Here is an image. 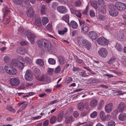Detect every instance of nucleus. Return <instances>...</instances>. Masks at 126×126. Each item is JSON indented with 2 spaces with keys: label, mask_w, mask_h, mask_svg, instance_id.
<instances>
[{
  "label": "nucleus",
  "mask_w": 126,
  "mask_h": 126,
  "mask_svg": "<svg viewBox=\"0 0 126 126\" xmlns=\"http://www.w3.org/2000/svg\"><path fill=\"white\" fill-rule=\"evenodd\" d=\"M125 104L124 102H121L118 106L117 109L114 110V112L117 114L118 113L123 112L125 109Z\"/></svg>",
  "instance_id": "6"
},
{
  "label": "nucleus",
  "mask_w": 126,
  "mask_h": 126,
  "mask_svg": "<svg viewBox=\"0 0 126 126\" xmlns=\"http://www.w3.org/2000/svg\"><path fill=\"white\" fill-rule=\"evenodd\" d=\"M119 35H118L117 37L118 38H119L120 39H122L123 37V35L122 33L120 34V33H118Z\"/></svg>",
  "instance_id": "59"
},
{
  "label": "nucleus",
  "mask_w": 126,
  "mask_h": 126,
  "mask_svg": "<svg viewBox=\"0 0 126 126\" xmlns=\"http://www.w3.org/2000/svg\"><path fill=\"white\" fill-rule=\"evenodd\" d=\"M100 117L102 120H106L105 113L103 111H101L100 113Z\"/></svg>",
  "instance_id": "32"
},
{
  "label": "nucleus",
  "mask_w": 126,
  "mask_h": 126,
  "mask_svg": "<svg viewBox=\"0 0 126 126\" xmlns=\"http://www.w3.org/2000/svg\"><path fill=\"white\" fill-rule=\"evenodd\" d=\"M94 1L93 2H91V4L92 7H94V8L96 9L97 8V4H96V2L95 0H94Z\"/></svg>",
  "instance_id": "45"
},
{
  "label": "nucleus",
  "mask_w": 126,
  "mask_h": 126,
  "mask_svg": "<svg viewBox=\"0 0 126 126\" xmlns=\"http://www.w3.org/2000/svg\"><path fill=\"white\" fill-rule=\"evenodd\" d=\"M63 111H61L60 112L58 115L57 116V120L58 122H60L62 121L63 116Z\"/></svg>",
  "instance_id": "16"
},
{
  "label": "nucleus",
  "mask_w": 126,
  "mask_h": 126,
  "mask_svg": "<svg viewBox=\"0 0 126 126\" xmlns=\"http://www.w3.org/2000/svg\"><path fill=\"white\" fill-rule=\"evenodd\" d=\"M59 101V100L58 99H56L51 101L50 103L51 104H53L56 103L58 102Z\"/></svg>",
  "instance_id": "58"
},
{
  "label": "nucleus",
  "mask_w": 126,
  "mask_h": 126,
  "mask_svg": "<svg viewBox=\"0 0 126 126\" xmlns=\"http://www.w3.org/2000/svg\"><path fill=\"white\" fill-rule=\"evenodd\" d=\"M118 118L120 120L125 121L126 119V114L124 113H121L118 116Z\"/></svg>",
  "instance_id": "23"
},
{
  "label": "nucleus",
  "mask_w": 126,
  "mask_h": 126,
  "mask_svg": "<svg viewBox=\"0 0 126 126\" xmlns=\"http://www.w3.org/2000/svg\"><path fill=\"white\" fill-rule=\"evenodd\" d=\"M88 114V113L87 111H84L82 112L80 114V116L82 117H84L87 116Z\"/></svg>",
  "instance_id": "56"
},
{
  "label": "nucleus",
  "mask_w": 126,
  "mask_h": 126,
  "mask_svg": "<svg viewBox=\"0 0 126 126\" xmlns=\"http://www.w3.org/2000/svg\"><path fill=\"white\" fill-rule=\"evenodd\" d=\"M74 6L76 7L80 6L82 5L81 0H78L74 2Z\"/></svg>",
  "instance_id": "34"
},
{
  "label": "nucleus",
  "mask_w": 126,
  "mask_h": 126,
  "mask_svg": "<svg viewBox=\"0 0 126 126\" xmlns=\"http://www.w3.org/2000/svg\"><path fill=\"white\" fill-rule=\"evenodd\" d=\"M47 28L52 32V25L51 24H48L47 26Z\"/></svg>",
  "instance_id": "54"
},
{
  "label": "nucleus",
  "mask_w": 126,
  "mask_h": 126,
  "mask_svg": "<svg viewBox=\"0 0 126 126\" xmlns=\"http://www.w3.org/2000/svg\"><path fill=\"white\" fill-rule=\"evenodd\" d=\"M115 47L119 51H121L122 50V45L118 43H117Z\"/></svg>",
  "instance_id": "33"
},
{
  "label": "nucleus",
  "mask_w": 126,
  "mask_h": 126,
  "mask_svg": "<svg viewBox=\"0 0 126 126\" xmlns=\"http://www.w3.org/2000/svg\"><path fill=\"white\" fill-rule=\"evenodd\" d=\"M62 19L65 21L69 25V16L68 15L66 14L65 15H64L62 17Z\"/></svg>",
  "instance_id": "28"
},
{
  "label": "nucleus",
  "mask_w": 126,
  "mask_h": 126,
  "mask_svg": "<svg viewBox=\"0 0 126 126\" xmlns=\"http://www.w3.org/2000/svg\"><path fill=\"white\" fill-rule=\"evenodd\" d=\"M25 60L26 62L29 63H30L31 62V59L28 57H26L25 58Z\"/></svg>",
  "instance_id": "62"
},
{
  "label": "nucleus",
  "mask_w": 126,
  "mask_h": 126,
  "mask_svg": "<svg viewBox=\"0 0 126 126\" xmlns=\"http://www.w3.org/2000/svg\"><path fill=\"white\" fill-rule=\"evenodd\" d=\"M7 109L9 111H11L15 113L16 112V110L13 108V107L11 106L8 107Z\"/></svg>",
  "instance_id": "48"
},
{
  "label": "nucleus",
  "mask_w": 126,
  "mask_h": 126,
  "mask_svg": "<svg viewBox=\"0 0 126 126\" xmlns=\"http://www.w3.org/2000/svg\"><path fill=\"white\" fill-rule=\"evenodd\" d=\"M97 115V112L96 111H94L90 115L91 118H95Z\"/></svg>",
  "instance_id": "43"
},
{
  "label": "nucleus",
  "mask_w": 126,
  "mask_h": 126,
  "mask_svg": "<svg viewBox=\"0 0 126 126\" xmlns=\"http://www.w3.org/2000/svg\"><path fill=\"white\" fill-rule=\"evenodd\" d=\"M109 12L111 16H117L118 14V12L117 10L115 9H113L109 10Z\"/></svg>",
  "instance_id": "19"
},
{
  "label": "nucleus",
  "mask_w": 126,
  "mask_h": 126,
  "mask_svg": "<svg viewBox=\"0 0 126 126\" xmlns=\"http://www.w3.org/2000/svg\"><path fill=\"white\" fill-rule=\"evenodd\" d=\"M19 59H20V60L19 62V63L17 66H18L19 69H22L24 66V62L23 59L22 57H19Z\"/></svg>",
  "instance_id": "20"
},
{
  "label": "nucleus",
  "mask_w": 126,
  "mask_h": 126,
  "mask_svg": "<svg viewBox=\"0 0 126 126\" xmlns=\"http://www.w3.org/2000/svg\"><path fill=\"white\" fill-rule=\"evenodd\" d=\"M72 79L71 77H69L66 79V81L67 82L69 83L72 80Z\"/></svg>",
  "instance_id": "60"
},
{
  "label": "nucleus",
  "mask_w": 126,
  "mask_h": 126,
  "mask_svg": "<svg viewBox=\"0 0 126 126\" xmlns=\"http://www.w3.org/2000/svg\"><path fill=\"white\" fill-rule=\"evenodd\" d=\"M19 57L18 59H15L12 60L11 62V64L12 65L14 66H17L19 63L20 59H19Z\"/></svg>",
  "instance_id": "24"
},
{
  "label": "nucleus",
  "mask_w": 126,
  "mask_h": 126,
  "mask_svg": "<svg viewBox=\"0 0 126 126\" xmlns=\"http://www.w3.org/2000/svg\"><path fill=\"white\" fill-rule=\"evenodd\" d=\"M48 20L47 18L46 17H43L42 19V22L44 26H45L46 24L48 22Z\"/></svg>",
  "instance_id": "36"
},
{
  "label": "nucleus",
  "mask_w": 126,
  "mask_h": 126,
  "mask_svg": "<svg viewBox=\"0 0 126 126\" xmlns=\"http://www.w3.org/2000/svg\"><path fill=\"white\" fill-rule=\"evenodd\" d=\"M75 14L79 18L81 17V14L79 10H76L75 13Z\"/></svg>",
  "instance_id": "50"
},
{
  "label": "nucleus",
  "mask_w": 126,
  "mask_h": 126,
  "mask_svg": "<svg viewBox=\"0 0 126 126\" xmlns=\"http://www.w3.org/2000/svg\"><path fill=\"white\" fill-rule=\"evenodd\" d=\"M48 120H46L44 122L43 125V126H48Z\"/></svg>",
  "instance_id": "64"
},
{
  "label": "nucleus",
  "mask_w": 126,
  "mask_h": 126,
  "mask_svg": "<svg viewBox=\"0 0 126 126\" xmlns=\"http://www.w3.org/2000/svg\"><path fill=\"white\" fill-rule=\"evenodd\" d=\"M79 76L82 77H86L88 76L84 70H82V71L79 72Z\"/></svg>",
  "instance_id": "37"
},
{
  "label": "nucleus",
  "mask_w": 126,
  "mask_h": 126,
  "mask_svg": "<svg viewBox=\"0 0 126 126\" xmlns=\"http://www.w3.org/2000/svg\"><path fill=\"white\" fill-rule=\"evenodd\" d=\"M53 71V69L52 68H49L48 70V74L50 75H51Z\"/></svg>",
  "instance_id": "57"
},
{
  "label": "nucleus",
  "mask_w": 126,
  "mask_h": 126,
  "mask_svg": "<svg viewBox=\"0 0 126 126\" xmlns=\"http://www.w3.org/2000/svg\"><path fill=\"white\" fill-rule=\"evenodd\" d=\"M73 116L75 118L78 117L79 115V113L77 111H75L73 113Z\"/></svg>",
  "instance_id": "52"
},
{
  "label": "nucleus",
  "mask_w": 126,
  "mask_h": 126,
  "mask_svg": "<svg viewBox=\"0 0 126 126\" xmlns=\"http://www.w3.org/2000/svg\"><path fill=\"white\" fill-rule=\"evenodd\" d=\"M25 78L27 80L31 81L33 78V75L31 71L29 70H27L26 71L25 75Z\"/></svg>",
  "instance_id": "7"
},
{
  "label": "nucleus",
  "mask_w": 126,
  "mask_h": 126,
  "mask_svg": "<svg viewBox=\"0 0 126 126\" xmlns=\"http://www.w3.org/2000/svg\"><path fill=\"white\" fill-rule=\"evenodd\" d=\"M4 68L5 71L11 75H15L17 72L16 69L15 68H11L10 67V65L9 64H6Z\"/></svg>",
  "instance_id": "5"
},
{
  "label": "nucleus",
  "mask_w": 126,
  "mask_h": 126,
  "mask_svg": "<svg viewBox=\"0 0 126 126\" xmlns=\"http://www.w3.org/2000/svg\"><path fill=\"white\" fill-rule=\"evenodd\" d=\"M70 25L73 29H76L78 27V25L75 21H71L70 23Z\"/></svg>",
  "instance_id": "31"
},
{
  "label": "nucleus",
  "mask_w": 126,
  "mask_h": 126,
  "mask_svg": "<svg viewBox=\"0 0 126 126\" xmlns=\"http://www.w3.org/2000/svg\"><path fill=\"white\" fill-rule=\"evenodd\" d=\"M59 60L60 63L62 65H63L64 63V60L62 57H60L59 58Z\"/></svg>",
  "instance_id": "47"
},
{
  "label": "nucleus",
  "mask_w": 126,
  "mask_h": 126,
  "mask_svg": "<svg viewBox=\"0 0 126 126\" xmlns=\"http://www.w3.org/2000/svg\"><path fill=\"white\" fill-rule=\"evenodd\" d=\"M108 8L109 10L113 9H115L114 5L112 4H110L108 5Z\"/></svg>",
  "instance_id": "53"
},
{
  "label": "nucleus",
  "mask_w": 126,
  "mask_h": 126,
  "mask_svg": "<svg viewBox=\"0 0 126 126\" xmlns=\"http://www.w3.org/2000/svg\"><path fill=\"white\" fill-rule=\"evenodd\" d=\"M41 71L39 68H36L34 69V74L36 77H39L41 74Z\"/></svg>",
  "instance_id": "27"
},
{
  "label": "nucleus",
  "mask_w": 126,
  "mask_h": 126,
  "mask_svg": "<svg viewBox=\"0 0 126 126\" xmlns=\"http://www.w3.org/2000/svg\"><path fill=\"white\" fill-rule=\"evenodd\" d=\"M64 118L65 119V122L67 124H68L74 121V118L72 116L68 117L65 116L64 117Z\"/></svg>",
  "instance_id": "15"
},
{
  "label": "nucleus",
  "mask_w": 126,
  "mask_h": 126,
  "mask_svg": "<svg viewBox=\"0 0 126 126\" xmlns=\"http://www.w3.org/2000/svg\"><path fill=\"white\" fill-rule=\"evenodd\" d=\"M116 6L118 10L121 11L124 10L126 9V5L125 4L117 2L116 3Z\"/></svg>",
  "instance_id": "10"
},
{
  "label": "nucleus",
  "mask_w": 126,
  "mask_h": 126,
  "mask_svg": "<svg viewBox=\"0 0 126 126\" xmlns=\"http://www.w3.org/2000/svg\"><path fill=\"white\" fill-rule=\"evenodd\" d=\"M50 80V79L49 77H47L46 76H42L40 78V80L41 81H44L45 82H48Z\"/></svg>",
  "instance_id": "26"
},
{
  "label": "nucleus",
  "mask_w": 126,
  "mask_h": 126,
  "mask_svg": "<svg viewBox=\"0 0 126 126\" xmlns=\"http://www.w3.org/2000/svg\"><path fill=\"white\" fill-rule=\"evenodd\" d=\"M90 15L91 17H93L95 16V14L94 11L93 10H91L90 12Z\"/></svg>",
  "instance_id": "61"
},
{
  "label": "nucleus",
  "mask_w": 126,
  "mask_h": 126,
  "mask_svg": "<svg viewBox=\"0 0 126 126\" xmlns=\"http://www.w3.org/2000/svg\"><path fill=\"white\" fill-rule=\"evenodd\" d=\"M47 10V8L45 6H43L41 8V12L42 14L43 15L46 13V11Z\"/></svg>",
  "instance_id": "39"
},
{
  "label": "nucleus",
  "mask_w": 126,
  "mask_h": 126,
  "mask_svg": "<svg viewBox=\"0 0 126 126\" xmlns=\"http://www.w3.org/2000/svg\"><path fill=\"white\" fill-rule=\"evenodd\" d=\"M37 43L40 48L48 51L51 50V44L49 41L45 39H42L37 41Z\"/></svg>",
  "instance_id": "1"
},
{
  "label": "nucleus",
  "mask_w": 126,
  "mask_h": 126,
  "mask_svg": "<svg viewBox=\"0 0 126 126\" xmlns=\"http://www.w3.org/2000/svg\"><path fill=\"white\" fill-rule=\"evenodd\" d=\"M97 18L101 20H104L105 19V16L101 14H99L97 16Z\"/></svg>",
  "instance_id": "46"
},
{
  "label": "nucleus",
  "mask_w": 126,
  "mask_h": 126,
  "mask_svg": "<svg viewBox=\"0 0 126 126\" xmlns=\"http://www.w3.org/2000/svg\"><path fill=\"white\" fill-rule=\"evenodd\" d=\"M78 40H81L82 44L88 50H89L91 48V43L86 39H84V37L81 36L78 37Z\"/></svg>",
  "instance_id": "2"
},
{
  "label": "nucleus",
  "mask_w": 126,
  "mask_h": 126,
  "mask_svg": "<svg viewBox=\"0 0 126 126\" xmlns=\"http://www.w3.org/2000/svg\"><path fill=\"white\" fill-rule=\"evenodd\" d=\"M99 81L94 78H91L89 80V82L91 83H97Z\"/></svg>",
  "instance_id": "42"
},
{
  "label": "nucleus",
  "mask_w": 126,
  "mask_h": 126,
  "mask_svg": "<svg viewBox=\"0 0 126 126\" xmlns=\"http://www.w3.org/2000/svg\"><path fill=\"white\" fill-rule=\"evenodd\" d=\"M58 12L63 14H64L68 11V10L65 7L63 6H60L57 8Z\"/></svg>",
  "instance_id": "11"
},
{
  "label": "nucleus",
  "mask_w": 126,
  "mask_h": 126,
  "mask_svg": "<svg viewBox=\"0 0 126 126\" xmlns=\"http://www.w3.org/2000/svg\"><path fill=\"white\" fill-rule=\"evenodd\" d=\"M67 29H65V30H62V31H59V33L60 35H63L67 31Z\"/></svg>",
  "instance_id": "55"
},
{
  "label": "nucleus",
  "mask_w": 126,
  "mask_h": 126,
  "mask_svg": "<svg viewBox=\"0 0 126 126\" xmlns=\"http://www.w3.org/2000/svg\"><path fill=\"white\" fill-rule=\"evenodd\" d=\"M26 13L28 16L32 17L33 15V12L32 9V8H28L26 11Z\"/></svg>",
  "instance_id": "18"
},
{
  "label": "nucleus",
  "mask_w": 126,
  "mask_h": 126,
  "mask_svg": "<svg viewBox=\"0 0 126 126\" xmlns=\"http://www.w3.org/2000/svg\"><path fill=\"white\" fill-rule=\"evenodd\" d=\"M35 24L39 27H41L42 26L41 22V19L39 17L35 18Z\"/></svg>",
  "instance_id": "22"
},
{
  "label": "nucleus",
  "mask_w": 126,
  "mask_h": 126,
  "mask_svg": "<svg viewBox=\"0 0 126 126\" xmlns=\"http://www.w3.org/2000/svg\"><path fill=\"white\" fill-rule=\"evenodd\" d=\"M116 124L113 120H111L108 122V126H115Z\"/></svg>",
  "instance_id": "49"
},
{
  "label": "nucleus",
  "mask_w": 126,
  "mask_h": 126,
  "mask_svg": "<svg viewBox=\"0 0 126 126\" xmlns=\"http://www.w3.org/2000/svg\"><path fill=\"white\" fill-rule=\"evenodd\" d=\"M48 62L51 65H54L56 63V61L53 59L49 58L48 60Z\"/></svg>",
  "instance_id": "38"
},
{
  "label": "nucleus",
  "mask_w": 126,
  "mask_h": 126,
  "mask_svg": "<svg viewBox=\"0 0 126 126\" xmlns=\"http://www.w3.org/2000/svg\"><path fill=\"white\" fill-rule=\"evenodd\" d=\"M22 33L23 36H27V38L32 44H33L34 38L36 37V35L33 33L28 32L27 33V32L24 31Z\"/></svg>",
  "instance_id": "4"
},
{
  "label": "nucleus",
  "mask_w": 126,
  "mask_h": 126,
  "mask_svg": "<svg viewBox=\"0 0 126 126\" xmlns=\"http://www.w3.org/2000/svg\"><path fill=\"white\" fill-rule=\"evenodd\" d=\"M79 25L81 26V32L83 33H86L89 31L90 27L87 25L85 24L84 21L79 20Z\"/></svg>",
  "instance_id": "3"
},
{
  "label": "nucleus",
  "mask_w": 126,
  "mask_h": 126,
  "mask_svg": "<svg viewBox=\"0 0 126 126\" xmlns=\"http://www.w3.org/2000/svg\"><path fill=\"white\" fill-rule=\"evenodd\" d=\"M113 104L111 103H110L106 105L105 108V110L107 113H110L112 110Z\"/></svg>",
  "instance_id": "14"
},
{
  "label": "nucleus",
  "mask_w": 126,
  "mask_h": 126,
  "mask_svg": "<svg viewBox=\"0 0 126 126\" xmlns=\"http://www.w3.org/2000/svg\"><path fill=\"white\" fill-rule=\"evenodd\" d=\"M88 35L89 37L92 39L95 40L98 37L97 34L94 31H90L88 33Z\"/></svg>",
  "instance_id": "12"
},
{
  "label": "nucleus",
  "mask_w": 126,
  "mask_h": 126,
  "mask_svg": "<svg viewBox=\"0 0 126 126\" xmlns=\"http://www.w3.org/2000/svg\"><path fill=\"white\" fill-rule=\"evenodd\" d=\"M61 70V68L60 66H58L56 68L55 70V72L56 73H60Z\"/></svg>",
  "instance_id": "51"
},
{
  "label": "nucleus",
  "mask_w": 126,
  "mask_h": 126,
  "mask_svg": "<svg viewBox=\"0 0 126 126\" xmlns=\"http://www.w3.org/2000/svg\"><path fill=\"white\" fill-rule=\"evenodd\" d=\"M10 83L12 86H17L20 84V81L16 78H11L10 79Z\"/></svg>",
  "instance_id": "13"
},
{
  "label": "nucleus",
  "mask_w": 126,
  "mask_h": 126,
  "mask_svg": "<svg viewBox=\"0 0 126 126\" xmlns=\"http://www.w3.org/2000/svg\"><path fill=\"white\" fill-rule=\"evenodd\" d=\"M73 56L75 59V60L79 63L80 64L82 63V61L81 59H79L78 56L75 55H73Z\"/></svg>",
  "instance_id": "41"
},
{
  "label": "nucleus",
  "mask_w": 126,
  "mask_h": 126,
  "mask_svg": "<svg viewBox=\"0 0 126 126\" xmlns=\"http://www.w3.org/2000/svg\"><path fill=\"white\" fill-rule=\"evenodd\" d=\"M16 50L17 52L21 54L24 55L26 52L25 49L24 47H19Z\"/></svg>",
  "instance_id": "25"
},
{
  "label": "nucleus",
  "mask_w": 126,
  "mask_h": 126,
  "mask_svg": "<svg viewBox=\"0 0 126 126\" xmlns=\"http://www.w3.org/2000/svg\"><path fill=\"white\" fill-rule=\"evenodd\" d=\"M98 101L97 99L94 98L90 102V106L92 107H95L97 105Z\"/></svg>",
  "instance_id": "17"
},
{
  "label": "nucleus",
  "mask_w": 126,
  "mask_h": 126,
  "mask_svg": "<svg viewBox=\"0 0 126 126\" xmlns=\"http://www.w3.org/2000/svg\"><path fill=\"white\" fill-rule=\"evenodd\" d=\"M57 120L56 117L55 116H53L50 118V123L51 124L54 123Z\"/></svg>",
  "instance_id": "35"
},
{
  "label": "nucleus",
  "mask_w": 126,
  "mask_h": 126,
  "mask_svg": "<svg viewBox=\"0 0 126 126\" xmlns=\"http://www.w3.org/2000/svg\"><path fill=\"white\" fill-rule=\"evenodd\" d=\"M14 2L18 4H20L22 1L20 0H13Z\"/></svg>",
  "instance_id": "63"
},
{
  "label": "nucleus",
  "mask_w": 126,
  "mask_h": 126,
  "mask_svg": "<svg viewBox=\"0 0 126 126\" xmlns=\"http://www.w3.org/2000/svg\"><path fill=\"white\" fill-rule=\"evenodd\" d=\"M84 104L83 103H80L78 105V108L80 110H82L84 109Z\"/></svg>",
  "instance_id": "44"
},
{
  "label": "nucleus",
  "mask_w": 126,
  "mask_h": 126,
  "mask_svg": "<svg viewBox=\"0 0 126 126\" xmlns=\"http://www.w3.org/2000/svg\"><path fill=\"white\" fill-rule=\"evenodd\" d=\"M104 104V100L103 99L100 100L98 103V105L97 107V109L98 110H101L103 108Z\"/></svg>",
  "instance_id": "21"
},
{
  "label": "nucleus",
  "mask_w": 126,
  "mask_h": 126,
  "mask_svg": "<svg viewBox=\"0 0 126 126\" xmlns=\"http://www.w3.org/2000/svg\"><path fill=\"white\" fill-rule=\"evenodd\" d=\"M3 61L5 63H7L10 61V58L8 56H6L3 58Z\"/></svg>",
  "instance_id": "40"
},
{
  "label": "nucleus",
  "mask_w": 126,
  "mask_h": 126,
  "mask_svg": "<svg viewBox=\"0 0 126 126\" xmlns=\"http://www.w3.org/2000/svg\"><path fill=\"white\" fill-rule=\"evenodd\" d=\"M36 63L37 64L41 66H43L44 65L43 61L41 59H37L36 61Z\"/></svg>",
  "instance_id": "29"
},
{
  "label": "nucleus",
  "mask_w": 126,
  "mask_h": 126,
  "mask_svg": "<svg viewBox=\"0 0 126 126\" xmlns=\"http://www.w3.org/2000/svg\"><path fill=\"white\" fill-rule=\"evenodd\" d=\"M97 42L100 45L105 46L108 44V41L104 37H101L98 38Z\"/></svg>",
  "instance_id": "8"
},
{
  "label": "nucleus",
  "mask_w": 126,
  "mask_h": 126,
  "mask_svg": "<svg viewBox=\"0 0 126 126\" xmlns=\"http://www.w3.org/2000/svg\"><path fill=\"white\" fill-rule=\"evenodd\" d=\"M98 6L99 7H103L105 4V2L103 0H99L97 2Z\"/></svg>",
  "instance_id": "30"
},
{
  "label": "nucleus",
  "mask_w": 126,
  "mask_h": 126,
  "mask_svg": "<svg viewBox=\"0 0 126 126\" xmlns=\"http://www.w3.org/2000/svg\"><path fill=\"white\" fill-rule=\"evenodd\" d=\"M98 53L99 55L101 57H106L107 55L108 52L106 48H102L99 50Z\"/></svg>",
  "instance_id": "9"
}]
</instances>
